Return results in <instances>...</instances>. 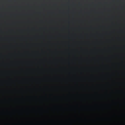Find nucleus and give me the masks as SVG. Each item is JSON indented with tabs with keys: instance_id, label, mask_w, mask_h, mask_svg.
<instances>
[{
	"instance_id": "f257e3e1",
	"label": "nucleus",
	"mask_w": 125,
	"mask_h": 125,
	"mask_svg": "<svg viewBox=\"0 0 125 125\" xmlns=\"http://www.w3.org/2000/svg\"><path fill=\"white\" fill-rule=\"evenodd\" d=\"M99 119H100V120H101V119H103V118H99Z\"/></svg>"
},
{
	"instance_id": "f03ea898",
	"label": "nucleus",
	"mask_w": 125,
	"mask_h": 125,
	"mask_svg": "<svg viewBox=\"0 0 125 125\" xmlns=\"http://www.w3.org/2000/svg\"><path fill=\"white\" fill-rule=\"evenodd\" d=\"M125 118L124 119V120H125V115H124Z\"/></svg>"
},
{
	"instance_id": "7ed1b4c3",
	"label": "nucleus",
	"mask_w": 125,
	"mask_h": 125,
	"mask_svg": "<svg viewBox=\"0 0 125 125\" xmlns=\"http://www.w3.org/2000/svg\"><path fill=\"white\" fill-rule=\"evenodd\" d=\"M94 122H95V119H94Z\"/></svg>"
}]
</instances>
